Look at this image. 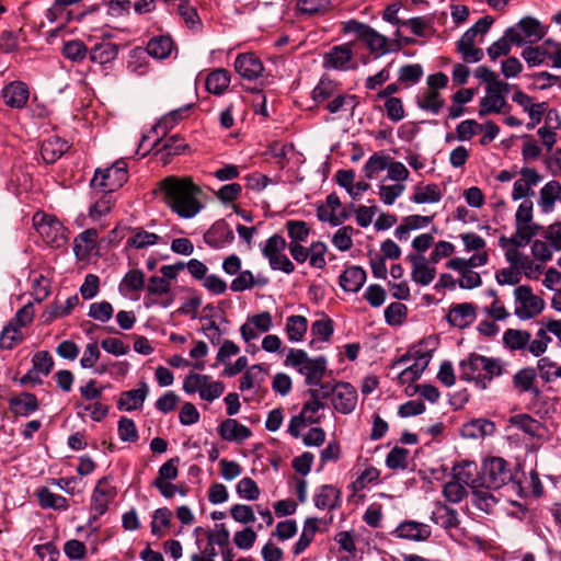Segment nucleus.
Listing matches in <instances>:
<instances>
[{
  "label": "nucleus",
  "mask_w": 561,
  "mask_h": 561,
  "mask_svg": "<svg viewBox=\"0 0 561 561\" xmlns=\"http://www.w3.org/2000/svg\"><path fill=\"white\" fill-rule=\"evenodd\" d=\"M159 190L168 207L181 218H193L204 207L202 190L190 178L167 176L159 182Z\"/></svg>",
  "instance_id": "1"
},
{
  "label": "nucleus",
  "mask_w": 561,
  "mask_h": 561,
  "mask_svg": "<svg viewBox=\"0 0 561 561\" xmlns=\"http://www.w3.org/2000/svg\"><path fill=\"white\" fill-rule=\"evenodd\" d=\"M504 365L500 358L486 357L477 353L469 354L459 363L461 380L474 382L481 389L503 374Z\"/></svg>",
  "instance_id": "2"
},
{
  "label": "nucleus",
  "mask_w": 561,
  "mask_h": 561,
  "mask_svg": "<svg viewBox=\"0 0 561 561\" xmlns=\"http://www.w3.org/2000/svg\"><path fill=\"white\" fill-rule=\"evenodd\" d=\"M284 364L296 368L305 376V381L309 386L320 383L327 370V359L323 356L310 358L304 350L297 348L289 350Z\"/></svg>",
  "instance_id": "3"
},
{
  "label": "nucleus",
  "mask_w": 561,
  "mask_h": 561,
  "mask_svg": "<svg viewBox=\"0 0 561 561\" xmlns=\"http://www.w3.org/2000/svg\"><path fill=\"white\" fill-rule=\"evenodd\" d=\"M479 481L483 488L501 489L510 482H514L513 468L502 457H489L482 462Z\"/></svg>",
  "instance_id": "4"
},
{
  "label": "nucleus",
  "mask_w": 561,
  "mask_h": 561,
  "mask_svg": "<svg viewBox=\"0 0 561 561\" xmlns=\"http://www.w3.org/2000/svg\"><path fill=\"white\" fill-rule=\"evenodd\" d=\"M128 180L127 163L119 159L110 168L96 169L90 186L101 193L112 194L121 188Z\"/></svg>",
  "instance_id": "5"
},
{
  "label": "nucleus",
  "mask_w": 561,
  "mask_h": 561,
  "mask_svg": "<svg viewBox=\"0 0 561 561\" xmlns=\"http://www.w3.org/2000/svg\"><path fill=\"white\" fill-rule=\"evenodd\" d=\"M342 30L344 33L355 34L356 38L365 43L371 54L385 55L391 53V39L380 34L368 24L357 20H348L343 23Z\"/></svg>",
  "instance_id": "6"
},
{
  "label": "nucleus",
  "mask_w": 561,
  "mask_h": 561,
  "mask_svg": "<svg viewBox=\"0 0 561 561\" xmlns=\"http://www.w3.org/2000/svg\"><path fill=\"white\" fill-rule=\"evenodd\" d=\"M225 390L221 381H214L208 375L190 373L183 381V391L187 394L198 393L202 400L213 402Z\"/></svg>",
  "instance_id": "7"
},
{
  "label": "nucleus",
  "mask_w": 561,
  "mask_h": 561,
  "mask_svg": "<svg viewBox=\"0 0 561 561\" xmlns=\"http://www.w3.org/2000/svg\"><path fill=\"white\" fill-rule=\"evenodd\" d=\"M546 33L547 27L533 16H524L514 26L508 27V34L512 35V41L515 42L516 46L526 43L535 44L543 38Z\"/></svg>",
  "instance_id": "8"
},
{
  "label": "nucleus",
  "mask_w": 561,
  "mask_h": 561,
  "mask_svg": "<svg viewBox=\"0 0 561 561\" xmlns=\"http://www.w3.org/2000/svg\"><path fill=\"white\" fill-rule=\"evenodd\" d=\"M515 301V314L520 320H528L535 318L545 308V301L539 296L533 294V290L527 285H520L514 290Z\"/></svg>",
  "instance_id": "9"
},
{
  "label": "nucleus",
  "mask_w": 561,
  "mask_h": 561,
  "mask_svg": "<svg viewBox=\"0 0 561 561\" xmlns=\"http://www.w3.org/2000/svg\"><path fill=\"white\" fill-rule=\"evenodd\" d=\"M33 221L36 231L45 243L59 247L65 241V228L56 218L45 214H36Z\"/></svg>",
  "instance_id": "10"
},
{
  "label": "nucleus",
  "mask_w": 561,
  "mask_h": 561,
  "mask_svg": "<svg viewBox=\"0 0 561 561\" xmlns=\"http://www.w3.org/2000/svg\"><path fill=\"white\" fill-rule=\"evenodd\" d=\"M116 496V489L108 484L106 477L101 478L91 496L90 510L93 513V518L104 515L108 510V504Z\"/></svg>",
  "instance_id": "11"
},
{
  "label": "nucleus",
  "mask_w": 561,
  "mask_h": 561,
  "mask_svg": "<svg viewBox=\"0 0 561 561\" xmlns=\"http://www.w3.org/2000/svg\"><path fill=\"white\" fill-rule=\"evenodd\" d=\"M518 173L520 179L514 182L512 191L513 201L534 196L533 186L538 185L542 180V175L535 168L524 167Z\"/></svg>",
  "instance_id": "12"
},
{
  "label": "nucleus",
  "mask_w": 561,
  "mask_h": 561,
  "mask_svg": "<svg viewBox=\"0 0 561 561\" xmlns=\"http://www.w3.org/2000/svg\"><path fill=\"white\" fill-rule=\"evenodd\" d=\"M3 103L13 110H22L30 99L28 85L20 80L7 83L1 90Z\"/></svg>",
  "instance_id": "13"
},
{
  "label": "nucleus",
  "mask_w": 561,
  "mask_h": 561,
  "mask_svg": "<svg viewBox=\"0 0 561 561\" xmlns=\"http://www.w3.org/2000/svg\"><path fill=\"white\" fill-rule=\"evenodd\" d=\"M392 535L400 539L423 542L432 536V528L425 523L409 519L401 522Z\"/></svg>",
  "instance_id": "14"
},
{
  "label": "nucleus",
  "mask_w": 561,
  "mask_h": 561,
  "mask_svg": "<svg viewBox=\"0 0 561 561\" xmlns=\"http://www.w3.org/2000/svg\"><path fill=\"white\" fill-rule=\"evenodd\" d=\"M407 260L412 265L411 277L413 282L422 286H427L434 280L436 268L431 266L432 263L430 259H426L422 254L410 253Z\"/></svg>",
  "instance_id": "15"
},
{
  "label": "nucleus",
  "mask_w": 561,
  "mask_h": 561,
  "mask_svg": "<svg viewBox=\"0 0 561 561\" xmlns=\"http://www.w3.org/2000/svg\"><path fill=\"white\" fill-rule=\"evenodd\" d=\"M234 70L243 79L252 81L262 75L264 67L254 53H242L234 60Z\"/></svg>",
  "instance_id": "16"
},
{
  "label": "nucleus",
  "mask_w": 561,
  "mask_h": 561,
  "mask_svg": "<svg viewBox=\"0 0 561 561\" xmlns=\"http://www.w3.org/2000/svg\"><path fill=\"white\" fill-rule=\"evenodd\" d=\"M357 403L356 389L348 382L335 385L332 404L336 411L348 414L354 411Z\"/></svg>",
  "instance_id": "17"
},
{
  "label": "nucleus",
  "mask_w": 561,
  "mask_h": 561,
  "mask_svg": "<svg viewBox=\"0 0 561 561\" xmlns=\"http://www.w3.org/2000/svg\"><path fill=\"white\" fill-rule=\"evenodd\" d=\"M233 240L234 233L224 219L214 222L204 233L205 243L214 249H221L232 243Z\"/></svg>",
  "instance_id": "18"
},
{
  "label": "nucleus",
  "mask_w": 561,
  "mask_h": 561,
  "mask_svg": "<svg viewBox=\"0 0 561 561\" xmlns=\"http://www.w3.org/2000/svg\"><path fill=\"white\" fill-rule=\"evenodd\" d=\"M511 111V105L507 103L499 91L494 90L492 85L485 87V95L479 102V115L484 116L488 114L507 113Z\"/></svg>",
  "instance_id": "19"
},
{
  "label": "nucleus",
  "mask_w": 561,
  "mask_h": 561,
  "mask_svg": "<svg viewBox=\"0 0 561 561\" xmlns=\"http://www.w3.org/2000/svg\"><path fill=\"white\" fill-rule=\"evenodd\" d=\"M446 318L450 325L465 329L476 321L477 306L472 302L454 305L450 307Z\"/></svg>",
  "instance_id": "20"
},
{
  "label": "nucleus",
  "mask_w": 561,
  "mask_h": 561,
  "mask_svg": "<svg viewBox=\"0 0 561 561\" xmlns=\"http://www.w3.org/2000/svg\"><path fill=\"white\" fill-rule=\"evenodd\" d=\"M149 388L145 381L139 383L137 389L123 391L117 401V408L121 411H133L140 409L148 396Z\"/></svg>",
  "instance_id": "21"
},
{
  "label": "nucleus",
  "mask_w": 561,
  "mask_h": 561,
  "mask_svg": "<svg viewBox=\"0 0 561 561\" xmlns=\"http://www.w3.org/2000/svg\"><path fill=\"white\" fill-rule=\"evenodd\" d=\"M515 226L516 231L511 238L504 236L500 238L499 242L501 247L505 248L508 243L514 247H525L541 229L540 226L535 222L515 224Z\"/></svg>",
  "instance_id": "22"
},
{
  "label": "nucleus",
  "mask_w": 561,
  "mask_h": 561,
  "mask_svg": "<svg viewBox=\"0 0 561 561\" xmlns=\"http://www.w3.org/2000/svg\"><path fill=\"white\" fill-rule=\"evenodd\" d=\"M340 90L341 87L337 82L322 77L311 91V99L317 107L324 108L325 103L330 102Z\"/></svg>",
  "instance_id": "23"
},
{
  "label": "nucleus",
  "mask_w": 561,
  "mask_h": 561,
  "mask_svg": "<svg viewBox=\"0 0 561 561\" xmlns=\"http://www.w3.org/2000/svg\"><path fill=\"white\" fill-rule=\"evenodd\" d=\"M494 20L490 15L479 19L469 30H467L457 46H472L476 42H482L483 36L489 32Z\"/></svg>",
  "instance_id": "24"
},
{
  "label": "nucleus",
  "mask_w": 561,
  "mask_h": 561,
  "mask_svg": "<svg viewBox=\"0 0 561 561\" xmlns=\"http://www.w3.org/2000/svg\"><path fill=\"white\" fill-rule=\"evenodd\" d=\"M39 403L35 394L22 392L9 400L10 411L18 416H28L38 410Z\"/></svg>",
  "instance_id": "25"
},
{
  "label": "nucleus",
  "mask_w": 561,
  "mask_h": 561,
  "mask_svg": "<svg viewBox=\"0 0 561 561\" xmlns=\"http://www.w3.org/2000/svg\"><path fill=\"white\" fill-rule=\"evenodd\" d=\"M218 432L222 439L229 442H243L252 435V432L248 426L240 424L234 419H227L222 421L219 425Z\"/></svg>",
  "instance_id": "26"
},
{
  "label": "nucleus",
  "mask_w": 561,
  "mask_h": 561,
  "mask_svg": "<svg viewBox=\"0 0 561 561\" xmlns=\"http://www.w3.org/2000/svg\"><path fill=\"white\" fill-rule=\"evenodd\" d=\"M366 272L360 266L347 267L339 277V284L343 290L357 293L366 282Z\"/></svg>",
  "instance_id": "27"
},
{
  "label": "nucleus",
  "mask_w": 561,
  "mask_h": 561,
  "mask_svg": "<svg viewBox=\"0 0 561 561\" xmlns=\"http://www.w3.org/2000/svg\"><path fill=\"white\" fill-rule=\"evenodd\" d=\"M561 184L556 180L546 183L539 191L538 206L541 211L549 214L554 209L556 202L560 199Z\"/></svg>",
  "instance_id": "28"
},
{
  "label": "nucleus",
  "mask_w": 561,
  "mask_h": 561,
  "mask_svg": "<svg viewBox=\"0 0 561 561\" xmlns=\"http://www.w3.org/2000/svg\"><path fill=\"white\" fill-rule=\"evenodd\" d=\"M69 149L68 141L53 136L42 144L41 154L46 163H55Z\"/></svg>",
  "instance_id": "29"
},
{
  "label": "nucleus",
  "mask_w": 561,
  "mask_h": 561,
  "mask_svg": "<svg viewBox=\"0 0 561 561\" xmlns=\"http://www.w3.org/2000/svg\"><path fill=\"white\" fill-rule=\"evenodd\" d=\"M353 57L352 44L337 45L330 49L324 57V64L334 69H346Z\"/></svg>",
  "instance_id": "30"
},
{
  "label": "nucleus",
  "mask_w": 561,
  "mask_h": 561,
  "mask_svg": "<svg viewBox=\"0 0 561 561\" xmlns=\"http://www.w3.org/2000/svg\"><path fill=\"white\" fill-rule=\"evenodd\" d=\"M431 352H415V363L402 370L399 375L401 383H409L417 380L431 360Z\"/></svg>",
  "instance_id": "31"
},
{
  "label": "nucleus",
  "mask_w": 561,
  "mask_h": 561,
  "mask_svg": "<svg viewBox=\"0 0 561 561\" xmlns=\"http://www.w3.org/2000/svg\"><path fill=\"white\" fill-rule=\"evenodd\" d=\"M230 81V72L227 69L218 68L207 75L205 87L209 93L221 95L229 88Z\"/></svg>",
  "instance_id": "32"
},
{
  "label": "nucleus",
  "mask_w": 561,
  "mask_h": 561,
  "mask_svg": "<svg viewBox=\"0 0 561 561\" xmlns=\"http://www.w3.org/2000/svg\"><path fill=\"white\" fill-rule=\"evenodd\" d=\"M99 232L94 228L82 231L75 238L73 251L78 259H85L96 247Z\"/></svg>",
  "instance_id": "33"
},
{
  "label": "nucleus",
  "mask_w": 561,
  "mask_h": 561,
  "mask_svg": "<svg viewBox=\"0 0 561 561\" xmlns=\"http://www.w3.org/2000/svg\"><path fill=\"white\" fill-rule=\"evenodd\" d=\"M495 432V424L486 419H476L466 424L461 428V434L466 438H482L492 436Z\"/></svg>",
  "instance_id": "34"
},
{
  "label": "nucleus",
  "mask_w": 561,
  "mask_h": 561,
  "mask_svg": "<svg viewBox=\"0 0 561 561\" xmlns=\"http://www.w3.org/2000/svg\"><path fill=\"white\" fill-rule=\"evenodd\" d=\"M341 492L333 485H321L313 497V502L319 510H334L340 504Z\"/></svg>",
  "instance_id": "35"
},
{
  "label": "nucleus",
  "mask_w": 561,
  "mask_h": 561,
  "mask_svg": "<svg viewBox=\"0 0 561 561\" xmlns=\"http://www.w3.org/2000/svg\"><path fill=\"white\" fill-rule=\"evenodd\" d=\"M119 51V46L111 42H102L95 44L89 51V57L92 62L99 65H106L116 59Z\"/></svg>",
  "instance_id": "36"
},
{
  "label": "nucleus",
  "mask_w": 561,
  "mask_h": 561,
  "mask_svg": "<svg viewBox=\"0 0 561 561\" xmlns=\"http://www.w3.org/2000/svg\"><path fill=\"white\" fill-rule=\"evenodd\" d=\"M536 376L537 374L535 368H522L513 376V386L519 393L531 392L535 396H538L540 391L535 386Z\"/></svg>",
  "instance_id": "37"
},
{
  "label": "nucleus",
  "mask_w": 561,
  "mask_h": 561,
  "mask_svg": "<svg viewBox=\"0 0 561 561\" xmlns=\"http://www.w3.org/2000/svg\"><path fill=\"white\" fill-rule=\"evenodd\" d=\"M319 522L320 519L317 517H308L305 520L301 535L293 547V553L295 556L301 554L313 541L314 536L319 530Z\"/></svg>",
  "instance_id": "38"
},
{
  "label": "nucleus",
  "mask_w": 561,
  "mask_h": 561,
  "mask_svg": "<svg viewBox=\"0 0 561 561\" xmlns=\"http://www.w3.org/2000/svg\"><path fill=\"white\" fill-rule=\"evenodd\" d=\"M357 105L358 101L356 95L348 94L340 90L330 102L325 103L324 110L331 114H336L340 112H350L353 114Z\"/></svg>",
  "instance_id": "39"
},
{
  "label": "nucleus",
  "mask_w": 561,
  "mask_h": 561,
  "mask_svg": "<svg viewBox=\"0 0 561 561\" xmlns=\"http://www.w3.org/2000/svg\"><path fill=\"white\" fill-rule=\"evenodd\" d=\"M38 504L42 508L55 510V511H67L68 501L60 494L53 493L48 488L42 486L36 491Z\"/></svg>",
  "instance_id": "40"
},
{
  "label": "nucleus",
  "mask_w": 561,
  "mask_h": 561,
  "mask_svg": "<svg viewBox=\"0 0 561 561\" xmlns=\"http://www.w3.org/2000/svg\"><path fill=\"white\" fill-rule=\"evenodd\" d=\"M431 520L446 530L457 528L459 525L457 511L444 504L436 507L431 515Z\"/></svg>",
  "instance_id": "41"
},
{
  "label": "nucleus",
  "mask_w": 561,
  "mask_h": 561,
  "mask_svg": "<svg viewBox=\"0 0 561 561\" xmlns=\"http://www.w3.org/2000/svg\"><path fill=\"white\" fill-rule=\"evenodd\" d=\"M531 334L525 330L518 329H507L503 333V344L511 351H522L525 350Z\"/></svg>",
  "instance_id": "42"
},
{
  "label": "nucleus",
  "mask_w": 561,
  "mask_h": 561,
  "mask_svg": "<svg viewBox=\"0 0 561 561\" xmlns=\"http://www.w3.org/2000/svg\"><path fill=\"white\" fill-rule=\"evenodd\" d=\"M490 490L480 484L472 490V505L484 513H491L497 503L496 497Z\"/></svg>",
  "instance_id": "43"
},
{
  "label": "nucleus",
  "mask_w": 561,
  "mask_h": 561,
  "mask_svg": "<svg viewBox=\"0 0 561 561\" xmlns=\"http://www.w3.org/2000/svg\"><path fill=\"white\" fill-rule=\"evenodd\" d=\"M173 49V41L169 36H157L151 38L146 47L147 54L157 59H164L170 56Z\"/></svg>",
  "instance_id": "44"
},
{
  "label": "nucleus",
  "mask_w": 561,
  "mask_h": 561,
  "mask_svg": "<svg viewBox=\"0 0 561 561\" xmlns=\"http://www.w3.org/2000/svg\"><path fill=\"white\" fill-rule=\"evenodd\" d=\"M308 329V320L304 316H289L286 320L285 331L290 342H299Z\"/></svg>",
  "instance_id": "45"
},
{
  "label": "nucleus",
  "mask_w": 561,
  "mask_h": 561,
  "mask_svg": "<svg viewBox=\"0 0 561 561\" xmlns=\"http://www.w3.org/2000/svg\"><path fill=\"white\" fill-rule=\"evenodd\" d=\"M477 467L473 462H463L453 468V478L461 482L466 488L470 486L472 490L479 485V479H474Z\"/></svg>",
  "instance_id": "46"
},
{
  "label": "nucleus",
  "mask_w": 561,
  "mask_h": 561,
  "mask_svg": "<svg viewBox=\"0 0 561 561\" xmlns=\"http://www.w3.org/2000/svg\"><path fill=\"white\" fill-rule=\"evenodd\" d=\"M285 228L289 238V243H304L310 236V227L304 220H287Z\"/></svg>",
  "instance_id": "47"
},
{
  "label": "nucleus",
  "mask_w": 561,
  "mask_h": 561,
  "mask_svg": "<svg viewBox=\"0 0 561 561\" xmlns=\"http://www.w3.org/2000/svg\"><path fill=\"white\" fill-rule=\"evenodd\" d=\"M24 341L22 330L13 324L7 323L0 334V348L12 350Z\"/></svg>",
  "instance_id": "48"
},
{
  "label": "nucleus",
  "mask_w": 561,
  "mask_h": 561,
  "mask_svg": "<svg viewBox=\"0 0 561 561\" xmlns=\"http://www.w3.org/2000/svg\"><path fill=\"white\" fill-rule=\"evenodd\" d=\"M442 199V192L437 184H428L424 187L416 186L411 201L416 204L438 203Z\"/></svg>",
  "instance_id": "49"
},
{
  "label": "nucleus",
  "mask_w": 561,
  "mask_h": 561,
  "mask_svg": "<svg viewBox=\"0 0 561 561\" xmlns=\"http://www.w3.org/2000/svg\"><path fill=\"white\" fill-rule=\"evenodd\" d=\"M297 10L301 14H324L332 8L331 0H296Z\"/></svg>",
  "instance_id": "50"
},
{
  "label": "nucleus",
  "mask_w": 561,
  "mask_h": 561,
  "mask_svg": "<svg viewBox=\"0 0 561 561\" xmlns=\"http://www.w3.org/2000/svg\"><path fill=\"white\" fill-rule=\"evenodd\" d=\"M417 105L424 111L438 114L444 107L445 101L442 99L439 92L427 90L417 99Z\"/></svg>",
  "instance_id": "51"
},
{
  "label": "nucleus",
  "mask_w": 561,
  "mask_h": 561,
  "mask_svg": "<svg viewBox=\"0 0 561 561\" xmlns=\"http://www.w3.org/2000/svg\"><path fill=\"white\" fill-rule=\"evenodd\" d=\"M512 45H515V42L512 41V35L508 34L507 28L501 38L488 47V56L491 60H496L501 56H507L512 49Z\"/></svg>",
  "instance_id": "52"
},
{
  "label": "nucleus",
  "mask_w": 561,
  "mask_h": 561,
  "mask_svg": "<svg viewBox=\"0 0 561 561\" xmlns=\"http://www.w3.org/2000/svg\"><path fill=\"white\" fill-rule=\"evenodd\" d=\"M62 55L72 62H81L87 58L88 48L79 39L68 41L64 43Z\"/></svg>",
  "instance_id": "53"
},
{
  "label": "nucleus",
  "mask_w": 561,
  "mask_h": 561,
  "mask_svg": "<svg viewBox=\"0 0 561 561\" xmlns=\"http://www.w3.org/2000/svg\"><path fill=\"white\" fill-rule=\"evenodd\" d=\"M145 287V273L140 270H131L122 279L119 290L122 293L139 291Z\"/></svg>",
  "instance_id": "54"
},
{
  "label": "nucleus",
  "mask_w": 561,
  "mask_h": 561,
  "mask_svg": "<svg viewBox=\"0 0 561 561\" xmlns=\"http://www.w3.org/2000/svg\"><path fill=\"white\" fill-rule=\"evenodd\" d=\"M178 13L185 22L188 28H201L202 21L198 16L197 10L188 2V0H181V2H179Z\"/></svg>",
  "instance_id": "55"
},
{
  "label": "nucleus",
  "mask_w": 561,
  "mask_h": 561,
  "mask_svg": "<svg viewBox=\"0 0 561 561\" xmlns=\"http://www.w3.org/2000/svg\"><path fill=\"white\" fill-rule=\"evenodd\" d=\"M191 110V105H184L180 108L173 110L165 114L159 123L154 126V130L158 133L162 130L165 133L168 129L173 128L181 119L184 118L186 113Z\"/></svg>",
  "instance_id": "56"
},
{
  "label": "nucleus",
  "mask_w": 561,
  "mask_h": 561,
  "mask_svg": "<svg viewBox=\"0 0 561 561\" xmlns=\"http://www.w3.org/2000/svg\"><path fill=\"white\" fill-rule=\"evenodd\" d=\"M114 205L112 194L102 193V195L90 206L89 217L92 220H98L107 215Z\"/></svg>",
  "instance_id": "57"
},
{
  "label": "nucleus",
  "mask_w": 561,
  "mask_h": 561,
  "mask_svg": "<svg viewBox=\"0 0 561 561\" xmlns=\"http://www.w3.org/2000/svg\"><path fill=\"white\" fill-rule=\"evenodd\" d=\"M263 380L264 376L262 366L259 364L253 365L244 373L243 377L240 379L239 389L241 391L253 389L256 386H260Z\"/></svg>",
  "instance_id": "58"
},
{
  "label": "nucleus",
  "mask_w": 561,
  "mask_h": 561,
  "mask_svg": "<svg viewBox=\"0 0 561 561\" xmlns=\"http://www.w3.org/2000/svg\"><path fill=\"white\" fill-rule=\"evenodd\" d=\"M483 130V125L474 119L460 122L456 127V138L459 141H468Z\"/></svg>",
  "instance_id": "59"
},
{
  "label": "nucleus",
  "mask_w": 561,
  "mask_h": 561,
  "mask_svg": "<svg viewBox=\"0 0 561 561\" xmlns=\"http://www.w3.org/2000/svg\"><path fill=\"white\" fill-rule=\"evenodd\" d=\"M510 422L530 436L538 435L540 430V423L528 414L514 415L510 419Z\"/></svg>",
  "instance_id": "60"
},
{
  "label": "nucleus",
  "mask_w": 561,
  "mask_h": 561,
  "mask_svg": "<svg viewBox=\"0 0 561 561\" xmlns=\"http://www.w3.org/2000/svg\"><path fill=\"white\" fill-rule=\"evenodd\" d=\"M160 241V237L153 232H148L144 229H136L133 237L127 241L129 245L136 249H144L154 245Z\"/></svg>",
  "instance_id": "61"
},
{
  "label": "nucleus",
  "mask_w": 561,
  "mask_h": 561,
  "mask_svg": "<svg viewBox=\"0 0 561 561\" xmlns=\"http://www.w3.org/2000/svg\"><path fill=\"white\" fill-rule=\"evenodd\" d=\"M423 76V68L419 64L404 65L399 69L398 78L401 83L416 84Z\"/></svg>",
  "instance_id": "62"
},
{
  "label": "nucleus",
  "mask_w": 561,
  "mask_h": 561,
  "mask_svg": "<svg viewBox=\"0 0 561 561\" xmlns=\"http://www.w3.org/2000/svg\"><path fill=\"white\" fill-rule=\"evenodd\" d=\"M443 494L447 501L451 503H459L467 495V488L454 478L445 483Z\"/></svg>",
  "instance_id": "63"
},
{
  "label": "nucleus",
  "mask_w": 561,
  "mask_h": 561,
  "mask_svg": "<svg viewBox=\"0 0 561 561\" xmlns=\"http://www.w3.org/2000/svg\"><path fill=\"white\" fill-rule=\"evenodd\" d=\"M186 149V144L179 135H173L165 139L158 149L163 156H178Z\"/></svg>",
  "instance_id": "64"
}]
</instances>
